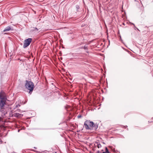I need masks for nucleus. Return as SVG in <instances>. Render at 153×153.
Masks as SVG:
<instances>
[{"mask_svg": "<svg viewBox=\"0 0 153 153\" xmlns=\"http://www.w3.org/2000/svg\"><path fill=\"white\" fill-rule=\"evenodd\" d=\"M131 24L132 25H133L134 27H136V26H135L134 24L133 23H131Z\"/></svg>", "mask_w": 153, "mask_h": 153, "instance_id": "2eb2a0df", "label": "nucleus"}, {"mask_svg": "<svg viewBox=\"0 0 153 153\" xmlns=\"http://www.w3.org/2000/svg\"><path fill=\"white\" fill-rule=\"evenodd\" d=\"M135 30H136V29H137L138 30H139L137 27H135Z\"/></svg>", "mask_w": 153, "mask_h": 153, "instance_id": "dca6fc26", "label": "nucleus"}, {"mask_svg": "<svg viewBox=\"0 0 153 153\" xmlns=\"http://www.w3.org/2000/svg\"><path fill=\"white\" fill-rule=\"evenodd\" d=\"M12 30L10 26H8L6 27L4 30H3L4 32H7L10 31V30Z\"/></svg>", "mask_w": 153, "mask_h": 153, "instance_id": "6e6552de", "label": "nucleus"}, {"mask_svg": "<svg viewBox=\"0 0 153 153\" xmlns=\"http://www.w3.org/2000/svg\"><path fill=\"white\" fill-rule=\"evenodd\" d=\"M84 126L87 130H91L92 128H94L96 129L98 127L97 126L94 124L93 122L89 120H87L85 121Z\"/></svg>", "mask_w": 153, "mask_h": 153, "instance_id": "f257e3e1", "label": "nucleus"}, {"mask_svg": "<svg viewBox=\"0 0 153 153\" xmlns=\"http://www.w3.org/2000/svg\"><path fill=\"white\" fill-rule=\"evenodd\" d=\"M23 115L18 113H15L12 114V117H22Z\"/></svg>", "mask_w": 153, "mask_h": 153, "instance_id": "0eeeda50", "label": "nucleus"}, {"mask_svg": "<svg viewBox=\"0 0 153 153\" xmlns=\"http://www.w3.org/2000/svg\"><path fill=\"white\" fill-rule=\"evenodd\" d=\"M25 86L26 88L29 90V93L31 94L34 87L33 83L32 82L26 80Z\"/></svg>", "mask_w": 153, "mask_h": 153, "instance_id": "f03ea898", "label": "nucleus"}, {"mask_svg": "<svg viewBox=\"0 0 153 153\" xmlns=\"http://www.w3.org/2000/svg\"><path fill=\"white\" fill-rule=\"evenodd\" d=\"M20 105L19 104H16L15 107H16V108H18V107H20Z\"/></svg>", "mask_w": 153, "mask_h": 153, "instance_id": "9b49d317", "label": "nucleus"}, {"mask_svg": "<svg viewBox=\"0 0 153 153\" xmlns=\"http://www.w3.org/2000/svg\"><path fill=\"white\" fill-rule=\"evenodd\" d=\"M7 100L0 99V108L5 107Z\"/></svg>", "mask_w": 153, "mask_h": 153, "instance_id": "39448f33", "label": "nucleus"}, {"mask_svg": "<svg viewBox=\"0 0 153 153\" xmlns=\"http://www.w3.org/2000/svg\"><path fill=\"white\" fill-rule=\"evenodd\" d=\"M7 34V33H4V34Z\"/></svg>", "mask_w": 153, "mask_h": 153, "instance_id": "aec40b11", "label": "nucleus"}, {"mask_svg": "<svg viewBox=\"0 0 153 153\" xmlns=\"http://www.w3.org/2000/svg\"><path fill=\"white\" fill-rule=\"evenodd\" d=\"M20 111V110H19V111Z\"/></svg>", "mask_w": 153, "mask_h": 153, "instance_id": "412c9836", "label": "nucleus"}, {"mask_svg": "<svg viewBox=\"0 0 153 153\" xmlns=\"http://www.w3.org/2000/svg\"><path fill=\"white\" fill-rule=\"evenodd\" d=\"M7 100L6 93L3 91H1L0 93V99Z\"/></svg>", "mask_w": 153, "mask_h": 153, "instance_id": "423d86ee", "label": "nucleus"}, {"mask_svg": "<svg viewBox=\"0 0 153 153\" xmlns=\"http://www.w3.org/2000/svg\"><path fill=\"white\" fill-rule=\"evenodd\" d=\"M35 29L36 30H37V31H38V29L36 27H35Z\"/></svg>", "mask_w": 153, "mask_h": 153, "instance_id": "f3484780", "label": "nucleus"}, {"mask_svg": "<svg viewBox=\"0 0 153 153\" xmlns=\"http://www.w3.org/2000/svg\"><path fill=\"white\" fill-rule=\"evenodd\" d=\"M82 117V116L81 115L78 116L77 117L78 118H80Z\"/></svg>", "mask_w": 153, "mask_h": 153, "instance_id": "4468645a", "label": "nucleus"}, {"mask_svg": "<svg viewBox=\"0 0 153 153\" xmlns=\"http://www.w3.org/2000/svg\"><path fill=\"white\" fill-rule=\"evenodd\" d=\"M76 8L77 11H78V9L79 8V6L78 5H76Z\"/></svg>", "mask_w": 153, "mask_h": 153, "instance_id": "f8f14e48", "label": "nucleus"}, {"mask_svg": "<svg viewBox=\"0 0 153 153\" xmlns=\"http://www.w3.org/2000/svg\"><path fill=\"white\" fill-rule=\"evenodd\" d=\"M97 147L98 148H100L101 147V145L100 144V143L97 142Z\"/></svg>", "mask_w": 153, "mask_h": 153, "instance_id": "9d476101", "label": "nucleus"}, {"mask_svg": "<svg viewBox=\"0 0 153 153\" xmlns=\"http://www.w3.org/2000/svg\"><path fill=\"white\" fill-rule=\"evenodd\" d=\"M19 130L18 131V132H19Z\"/></svg>", "mask_w": 153, "mask_h": 153, "instance_id": "4be33fe9", "label": "nucleus"}, {"mask_svg": "<svg viewBox=\"0 0 153 153\" xmlns=\"http://www.w3.org/2000/svg\"><path fill=\"white\" fill-rule=\"evenodd\" d=\"M0 112L1 113V115L3 117H4L5 115L7 114V111L5 107L0 108Z\"/></svg>", "mask_w": 153, "mask_h": 153, "instance_id": "20e7f679", "label": "nucleus"}, {"mask_svg": "<svg viewBox=\"0 0 153 153\" xmlns=\"http://www.w3.org/2000/svg\"><path fill=\"white\" fill-rule=\"evenodd\" d=\"M102 153H110L109 152L108 148L106 147L105 149V152H103Z\"/></svg>", "mask_w": 153, "mask_h": 153, "instance_id": "1a4fd4ad", "label": "nucleus"}, {"mask_svg": "<svg viewBox=\"0 0 153 153\" xmlns=\"http://www.w3.org/2000/svg\"><path fill=\"white\" fill-rule=\"evenodd\" d=\"M34 148L35 149H36V147H34Z\"/></svg>", "mask_w": 153, "mask_h": 153, "instance_id": "6ab92c4d", "label": "nucleus"}, {"mask_svg": "<svg viewBox=\"0 0 153 153\" xmlns=\"http://www.w3.org/2000/svg\"><path fill=\"white\" fill-rule=\"evenodd\" d=\"M1 119H2V118H1V117H0V120H1Z\"/></svg>", "mask_w": 153, "mask_h": 153, "instance_id": "a211bd4d", "label": "nucleus"}, {"mask_svg": "<svg viewBox=\"0 0 153 153\" xmlns=\"http://www.w3.org/2000/svg\"><path fill=\"white\" fill-rule=\"evenodd\" d=\"M32 41V39L30 38L25 39L24 41L23 48H24L27 47L30 44Z\"/></svg>", "mask_w": 153, "mask_h": 153, "instance_id": "7ed1b4c3", "label": "nucleus"}, {"mask_svg": "<svg viewBox=\"0 0 153 153\" xmlns=\"http://www.w3.org/2000/svg\"><path fill=\"white\" fill-rule=\"evenodd\" d=\"M83 48L85 49V50H86V49H88V48H87V46H86V45H85L84 48Z\"/></svg>", "mask_w": 153, "mask_h": 153, "instance_id": "ddd939ff", "label": "nucleus"}]
</instances>
